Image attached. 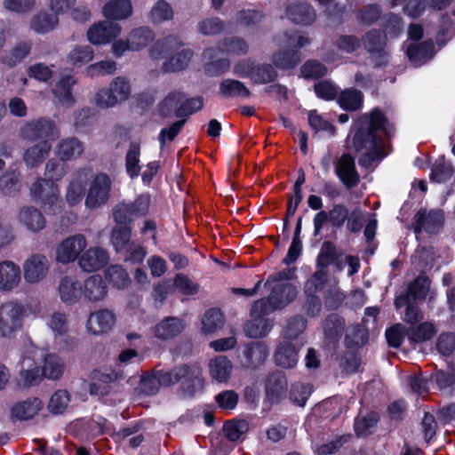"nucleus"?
I'll return each mask as SVG.
<instances>
[{"instance_id":"f257e3e1","label":"nucleus","mask_w":455,"mask_h":455,"mask_svg":"<svg viewBox=\"0 0 455 455\" xmlns=\"http://www.w3.org/2000/svg\"><path fill=\"white\" fill-rule=\"evenodd\" d=\"M350 132L353 133L352 147L355 151H365L359 160L361 165H365L364 158L375 162L386 157L381 134L390 138L394 135L395 128L382 109L376 107L359 116Z\"/></svg>"},{"instance_id":"f03ea898","label":"nucleus","mask_w":455,"mask_h":455,"mask_svg":"<svg viewBox=\"0 0 455 455\" xmlns=\"http://www.w3.org/2000/svg\"><path fill=\"white\" fill-rule=\"evenodd\" d=\"M65 162L54 158L48 160L45 166V179L39 178L30 188L33 199L39 203L46 212L52 210L58 201V187L56 181L61 180L66 174Z\"/></svg>"},{"instance_id":"7ed1b4c3","label":"nucleus","mask_w":455,"mask_h":455,"mask_svg":"<svg viewBox=\"0 0 455 455\" xmlns=\"http://www.w3.org/2000/svg\"><path fill=\"white\" fill-rule=\"evenodd\" d=\"M157 373L162 387H168L180 383V389L188 397H193L204 388V379L200 369L190 364L184 363L170 370H158Z\"/></svg>"},{"instance_id":"20e7f679","label":"nucleus","mask_w":455,"mask_h":455,"mask_svg":"<svg viewBox=\"0 0 455 455\" xmlns=\"http://www.w3.org/2000/svg\"><path fill=\"white\" fill-rule=\"evenodd\" d=\"M297 287L290 283H276L267 297L261 298L252 304V311L260 315H269L275 310L283 309L297 297Z\"/></svg>"},{"instance_id":"39448f33","label":"nucleus","mask_w":455,"mask_h":455,"mask_svg":"<svg viewBox=\"0 0 455 455\" xmlns=\"http://www.w3.org/2000/svg\"><path fill=\"white\" fill-rule=\"evenodd\" d=\"M235 75L241 78H249L255 84H268L275 82L278 72L269 63H257L251 58L237 61L233 68Z\"/></svg>"},{"instance_id":"423d86ee","label":"nucleus","mask_w":455,"mask_h":455,"mask_svg":"<svg viewBox=\"0 0 455 455\" xmlns=\"http://www.w3.org/2000/svg\"><path fill=\"white\" fill-rule=\"evenodd\" d=\"M365 51L370 54L374 68H386L389 64L387 34L377 28L366 32L362 37Z\"/></svg>"},{"instance_id":"0eeeda50","label":"nucleus","mask_w":455,"mask_h":455,"mask_svg":"<svg viewBox=\"0 0 455 455\" xmlns=\"http://www.w3.org/2000/svg\"><path fill=\"white\" fill-rule=\"evenodd\" d=\"M151 197L148 193L136 196L134 201L118 203L113 209V218L116 224H132L138 217H146L149 212Z\"/></svg>"},{"instance_id":"6e6552de","label":"nucleus","mask_w":455,"mask_h":455,"mask_svg":"<svg viewBox=\"0 0 455 455\" xmlns=\"http://www.w3.org/2000/svg\"><path fill=\"white\" fill-rule=\"evenodd\" d=\"M284 36L294 47L275 52L272 60L274 66L281 70H290L296 68L301 61L299 49L309 44V39L296 33L284 32Z\"/></svg>"},{"instance_id":"1a4fd4ad","label":"nucleus","mask_w":455,"mask_h":455,"mask_svg":"<svg viewBox=\"0 0 455 455\" xmlns=\"http://www.w3.org/2000/svg\"><path fill=\"white\" fill-rule=\"evenodd\" d=\"M20 135L31 142L47 141L52 143L59 136L58 128L53 120L39 117L27 122L20 129Z\"/></svg>"},{"instance_id":"9d476101","label":"nucleus","mask_w":455,"mask_h":455,"mask_svg":"<svg viewBox=\"0 0 455 455\" xmlns=\"http://www.w3.org/2000/svg\"><path fill=\"white\" fill-rule=\"evenodd\" d=\"M111 189L110 177L105 172H98L92 180L85 196L86 208L96 210L105 205L110 198Z\"/></svg>"},{"instance_id":"9b49d317","label":"nucleus","mask_w":455,"mask_h":455,"mask_svg":"<svg viewBox=\"0 0 455 455\" xmlns=\"http://www.w3.org/2000/svg\"><path fill=\"white\" fill-rule=\"evenodd\" d=\"M348 217L349 209L341 203L333 204L328 212H318L313 218L314 236L316 237L320 235L326 223H329L335 229H340L346 224Z\"/></svg>"},{"instance_id":"f8f14e48","label":"nucleus","mask_w":455,"mask_h":455,"mask_svg":"<svg viewBox=\"0 0 455 455\" xmlns=\"http://www.w3.org/2000/svg\"><path fill=\"white\" fill-rule=\"evenodd\" d=\"M431 283L432 281L427 274L424 271L420 272L403 291L395 296L394 299L395 308L397 310L401 309L404 304L408 303L409 299L414 301L425 300L429 292Z\"/></svg>"},{"instance_id":"ddd939ff","label":"nucleus","mask_w":455,"mask_h":455,"mask_svg":"<svg viewBox=\"0 0 455 455\" xmlns=\"http://www.w3.org/2000/svg\"><path fill=\"white\" fill-rule=\"evenodd\" d=\"M444 224V214L442 210H430L420 208L414 215L412 228L415 234L422 231L429 235H436Z\"/></svg>"},{"instance_id":"4468645a","label":"nucleus","mask_w":455,"mask_h":455,"mask_svg":"<svg viewBox=\"0 0 455 455\" xmlns=\"http://www.w3.org/2000/svg\"><path fill=\"white\" fill-rule=\"evenodd\" d=\"M23 307L7 302L0 307V332L3 337H11L22 326Z\"/></svg>"},{"instance_id":"2eb2a0df","label":"nucleus","mask_w":455,"mask_h":455,"mask_svg":"<svg viewBox=\"0 0 455 455\" xmlns=\"http://www.w3.org/2000/svg\"><path fill=\"white\" fill-rule=\"evenodd\" d=\"M268 355L267 345L264 341L257 340L244 344L238 357L243 368L256 370L265 363Z\"/></svg>"},{"instance_id":"dca6fc26","label":"nucleus","mask_w":455,"mask_h":455,"mask_svg":"<svg viewBox=\"0 0 455 455\" xmlns=\"http://www.w3.org/2000/svg\"><path fill=\"white\" fill-rule=\"evenodd\" d=\"M266 399L271 404H279L288 395V381L285 373L275 371L269 373L265 380Z\"/></svg>"},{"instance_id":"f3484780","label":"nucleus","mask_w":455,"mask_h":455,"mask_svg":"<svg viewBox=\"0 0 455 455\" xmlns=\"http://www.w3.org/2000/svg\"><path fill=\"white\" fill-rule=\"evenodd\" d=\"M335 174L347 188H355L360 182L355 157L350 153H343L334 163Z\"/></svg>"},{"instance_id":"a211bd4d","label":"nucleus","mask_w":455,"mask_h":455,"mask_svg":"<svg viewBox=\"0 0 455 455\" xmlns=\"http://www.w3.org/2000/svg\"><path fill=\"white\" fill-rule=\"evenodd\" d=\"M85 247L86 240L83 235L68 237L58 245L56 259L62 264L73 262Z\"/></svg>"},{"instance_id":"6ab92c4d","label":"nucleus","mask_w":455,"mask_h":455,"mask_svg":"<svg viewBox=\"0 0 455 455\" xmlns=\"http://www.w3.org/2000/svg\"><path fill=\"white\" fill-rule=\"evenodd\" d=\"M217 50L223 53L244 55L249 51L247 42L239 36L225 37L217 44V49L209 47L203 52V57L212 60L217 55Z\"/></svg>"},{"instance_id":"aec40b11","label":"nucleus","mask_w":455,"mask_h":455,"mask_svg":"<svg viewBox=\"0 0 455 455\" xmlns=\"http://www.w3.org/2000/svg\"><path fill=\"white\" fill-rule=\"evenodd\" d=\"M121 33V27L113 21H100L87 31V37L92 44H107Z\"/></svg>"},{"instance_id":"412c9836","label":"nucleus","mask_w":455,"mask_h":455,"mask_svg":"<svg viewBox=\"0 0 455 455\" xmlns=\"http://www.w3.org/2000/svg\"><path fill=\"white\" fill-rule=\"evenodd\" d=\"M285 13L291 21L302 26L311 25L316 18L314 7L307 2L290 4Z\"/></svg>"},{"instance_id":"4be33fe9","label":"nucleus","mask_w":455,"mask_h":455,"mask_svg":"<svg viewBox=\"0 0 455 455\" xmlns=\"http://www.w3.org/2000/svg\"><path fill=\"white\" fill-rule=\"evenodd\" d=\"M108 251L101 247L88 249L80 258L79 266L86 272H94L101 269L108 263Z\"/></svg>"},{"instance_id":"5701e85b","label":"nucleus","mask_w":455,"mask_h":455,"mask_svg":"<svg viewBox=\"0 0 455 455\" xmlns=\"http://www.w3.org/2000/svg\"><path fill=\"white\" fill-rule=\"evenodd\" d=\"M185 329L184 322L175 316H166L154 328V335L156 339L166 341L179 336Z\"/></svg>"},{"instance_id":"b1692460","label":"nucleus","mask_w":455,"mask_h":455,"mask_svg":"<svg viewBox=\"0 0 455 455\" xmlns=\"http://www.w3.org/2000/svg\"><path fill=\"white\" fill-rule=\"evenodd\" d=\"M116 316L108 309H101L90 315L87 321V330L92 334L106 333L114 326Z\"/></svg>"},{"instance_id":"393cba45","label":"nucleus","mask_w":455,"mask_h":455,"mask_svg":"<svg viewBox=\"0 0 455 455\" xmlns=\"http://www.w3.org/2000/svg\"><path fill=\"white\" fill-rule=\"evenodd\" d=\"M47 259L44 255H32L24 264V277L28 283L39 282L47 273Z\"/></svg>"},{"instance_id":"a878e982","label":"nucleus","mask_w":455,"mask_h":455,"mask_svg":"<svg viewBox=\"0 0 455 455\" xmlns=\"http://www.w3.org/2000/svg\"><path fill=\"white\" fill-rule=\"evenodd\" d=\"M18 365L23 387H30L40 380L41 363L36 362L34 357L23 355Z\"/></svg>"},{"instance_id":"bb28decb","label":"nucleus","mask_w":455,"mask_h":455,"mask_svg":"<svg viewBox=\"0 0 455 455\" xmlns=\"http://www.w3.org/2000/svg\"><path fill=\"white\" fill-rule=\"evenodd\" d=\"M274 360L276 365L291 369L296 366L299 360V348L291 341L281 342L274 354Z\"/></svg>"},{"instance_id":"cd10ccee","label":"nucleus","mask_w":455,"mask_h":455,"mask_svg":"<svg viewBox=\"0 0 455 455\" xmlns=\"http://www.w3.org/2000/svg\"><path fill=\"white\" fill-rule=\"evenodd\" d=\"M59 293L62 302L73 305L84 295L83 286L75 276L67 275L60 282Z\"/></svg>"},{"instance_id":"c85d7f7f","label":"nucleus","mask_w":455,"mask_h":455,"mask_svg":"<svg viewBox=\"0 0 455 455\" xmlns=\"http://www.w3.org/2000/svg\"><path fill=\"white\" fill-rule=\"evenodd\" d=\"M43 403L37 397H30L14 403L11 408V415L19 420L33 419L43 409Z\"/></svg>"},{"instance_id":"c756f323","label":"nucleus","mask_w":455,"mask_h":455,"mask_svg":"<svg viewBox=\"0 0 455 455\" xmlns=\"http://www.w3.org/2000/svg\"><path fill=\"white\" fill-rule=\"evenodd\" d=\"M82 286L84 297L89 301L102 300L108 291L105 280L100 275L89 276Z\"/></svg>"},{"instance_id":"7c9ffc66","label":"nucleus","mask_w":455,"mask_h":455,"mask_svg":"<svg viewBox=\"0 0 455 455\" xmlns=\"http://www.w3.org/2000/svg\"><path fill=\"white\" fill-rule=\"evenodd\" d=\"M336 101L342 110L355 112L363 107L364 96L360 90L349 87L339 92Z\"/></svg>"},{"instance_id":"2f4dec72","label":"nucleus","mask_w":455,"mask_h":455,"mask_svg":"<svg viewBox=\"0 0 455 455\" xmlns=\"http://www.w3.org/2000/svg\"><path fill=\"white\" fill-rule=\"evenodd\" d=\"M436 333L435 326L429 322L416 323L407 327V339L412 347L431 340Z\"/></svg>"},{"instance_id":"473e14b6","label":"nucleus","mask_w":455,"mask_h":455,"mask_svg":"<svg viewBox=\"0 0 455 455\" xmlns=\"http://www.w3.org/2000/svg\"><path fill=\"white\" fill-rule=\"evenodd\" d=\"M20 281V266L10 260L0 262V290L11 291Z\"/></svg>"},{"instance_id":"72a5a7b5","label":"nucleus","mask_w":455,"mask_h":455,"mask_svg":"<svg viewBox=\"0 0 455 455\" xmlns=\"http://www.w3.org/2000/svg\"><path fill=\"white\" fill-rule=\"evenodd\" d=\"M323 329L326 340L337 344L344 332L345 320L336 313L329 314L323 322Z\"/></svg>"},{"instance_id":"f704fd0d","label":"nucleus","mask_w":455,"mask_h":455,"mask_svg":"<svg viewBox=\"0 0 455 455\" xmlns=\"http://www.w3.org/2000/svg\"><path fill=\"white\" fill-rule=\"evenodd\" d=\"M182 44H183L176 36H165L163 39L157 40L153 44V46L150 48V56L154 60H167V58L178 51L182 46Z\"/></svg>"},{"instance_id":"c9c22d12","label":"nucleus","mask_w":455,"mask_h":455,"mask_svg":"<svg viewBox=\"0 0 455 455\" xmlns=\"http://www.w3.org/2000/svg\"><path fill=\"white\" fill-rule=\"evenodd\" d=\"M131 0H110L103 7V14L108 20H124L132 15Z\"/></svg>"},{"instance_id":"e433bc0d","label":"nucleus","mask_w":455,"mask_h":455,"mask_svg":"<svg viewBox=\"0 0 455 455\" xmlns=\"http://www.w3.org/2000/svg\"><path fill=\"white\" fill-rule=\"evenodd\" d=\"M194 52L191 49H182L167 58L163 63L162 69L165 73H172L184 70L188 66Z\"/></svg>"},{"instance_id":"4c0bfd02","label":"nucleus","mask_w":455,"mask_h":455,"mask_svg":"<svg viewBox=\"0 0 455 455\" xmlns=\"http://www.w3.org/2000/svg\"><path fill=\"white\" fill-rule=\"evenodd\" d=\"M132 231V224H116L112 228L110 240L117 254L133 243L131 242Z\"/></svg>"},{"instance_id":"58836bf2","label":"nucleus","mask_w":455,"mask_h":455,"mask_svg":"<svg viewBox=\"0 0 455 455\" xmlns=\"http://www.w3.org/2000/svg\"><path fill=\"white\" fill-rule=\"evenodd\" d=\"M435 46L431 41L411 44L407 47L406 55L414 63L422 64L433 58Z\"/></svg>"},{"instance_id":"ea45409f","label":"nucleus","mask_w":455,"mask_h":455,"mask_svg":"<svg viewBox=\"0 0 455 455\" xmlns=\"http://www.w3.org/2000/svg\"><path fill=\"white\" fill-rule=\"evenodd\" d=\"M219 93L223 98H249L251 95L250 90L246 85L235 79L226 78L220 83Z\"/></svg>"},{"instance_id":"a19ab883","label":"nucleus","mask_w":455,"mask_h":455,"mask_svg":"<svg viewBox=\"0 0 455 455\" xmlns=\"http://www.w3.org/2000/svg\"><path fill=\"white\" fill-rule=\"evenodd\" d=\"M19 217L20 221L24 223L28 229L33 232H38L45 227L46 221L44 215L35 207H24L20 212Z\"/></svg>"},{"instance_id":"79ce46f5","label":"nucleus","mask_w":455,"mask_h":455,"mask_svg":"<svg viewBox=\"0 0 455 455\" xmlns=\"http://www.w3.org/2000/svg\"><path fill=\"white\" fill-rule=\"evenodd\" d=\"M209 367L212 378L218 382L228 381L233 368L231 361L224 355H219L211 360Z\"/></svg>"},{"instance_id":"37998d69","label":"nucleus","mask_w":455,"mask_h":455,"mask_svg":"<svg viewBox=\"0 0 455 455\" xmlns=\"http://www.w3.org/2000/svg\"><path fill=\"white\" fill-rule=\"evenodd\" d=\"M51 149L52 143H48L47 141H39L25 151L24 161L27 165L36 167L44 162V160L48 156Z\"/></svg>"},{"instance_id":"c03bdc74","label":"nucleus","mask_w":455,"mask_h":455,"mask_svg":"<svg viewBox=\"0 0 455 455\" xmlns=\"http://www.w3.org/2000/svg\"><path fill=\"white\" fill-rule=\"evenodd\" d=\"M339 259L337 246L331 241L323 243L322 248L316 257V267L327 270L328 267L336 264Z\"/></svg>"},{"instance_id":"a18cd8bd","label":"nucleus","mask_w":455,"mask_h":455,"mask_svg":"<svg viewBox=\"0 0 455 455\" xmlns=\"http://www.w3.org/2000/svg\"><path fill=\"white\" fill-rule=\"evenodd\" d=\"M84 146L76 138L62 140L58 144L57 155L60 161L66 162L82 154Z\"/></svg>"},{"instance_id":"49530a36","label":"nucleus","mask_w":455,"mask_h":455,"mask_svg":"<svg viewBox=\"0 0 455 455\" xmlns=\"http://www.w3.org/2000/svg\"><path fill=\"white\" fill-rule=\"evenodd\" d=\"M185 97H187V94L183 92L172 91L169 92L158 104V113L160 116L168 118L172 115L175 116L176 108Z\"/></svg>"},{"instance_id":"de8ad7c7","label":"nucleus","mask_w":455,"mask_h":455,"mask_svg":"<svg viewBox=\"0 0 455 455\" xmlns=\"http://www.w3.org/2000/svg\"><path fill=\"white\" fill-rule=\"evenodd\" d=\"M128 37L132 44V51H140L154 41L155 33L148 27H140L132 29Z\"/></svg>"},{"instance_id":"09e8293b","label":"nucleus","mask_w":455,"mask_h":455,"mask_svg":"<svg viewBox=\"0 0 455 455\" xmlns=\"http://www.w3.org/2000/svg\"><path fill=\"white\" fill-rule=\"evenodd\" d=\"M21 188L20 173L9 170L0 176V191L4 196H13Z\"/></svg>"},{"instance_id":"8fccbe9b","label":"nucleus","mask_w":455,"mask_h":455,"mask_svg":"<svg viewBox=\"0 0 455 455\" xmlns=\"http://www.w3.org/2000/svg\"><path fill=\"white\" fill-rule=\"evenodd\" d=\"M225 323V315L220 309L212 307L205 311L202 318V331L213 333L221 329Z\"/></svg>"},{"instance_id":"3c124183","label":"nucleus","mask_w":455,"mask_h":455,"mask_svg":"<svg viewBox=\"0 0 455 455\" xmlns=\"http://www.w3.org/2000/svg\"><path fill=\"white\" fill-rule=\"evenodd\" d=\"M251 315H257L258 317L248 321L244 325V333L250 338H259L266 336L269 331L268 320L264 318L266 315H260L259 312H253Z\"/></svg>"},{"instance_id":"603ef678","label":"nucleus","mask_w":455,"mask_h":455,"mask_svg":"<svg viewBox=\"0 0 455 455\" xmlns=\"http://www.w3.org/2000/svg\"><path fill=\"white\" fill-rule=\"evenodd\" d=\"M58 22L59 19L56 15L40 12L32 18L30 27L36 33L45 34L53 29Z\"/></svg>"},{"instance_id":"864d4df0","label":"nucleus","mask_w":455,"mask_h":455,"mask_svg":"<svg viewBox=\"0 0 455 455\" xmlns=\"http://www.w3.org/2000/svg\"><path fill=\"white\" fill-rule=\"evenodd\" d=\"M64 371L63 363L60 358L54 354H48L44 356V364L41 365V376L51 379H58Z\"/></svg>"},{"instance_id":"5fc2aeb1","label":"nucleus","mask_w":455,"mask_h":455,"mask_svg":"<svg viewBox=\"0 0 455 455\" xmlns=\"http://www.w3.org/2000/svg\"><path fill=\"white\" fill-rule=\"evenodd\" d=\"M379 415L376 411H371L362 418H356L354 423V431L357 437H366L371 435V428L377 427Z\"/></svg>"},{"instance_id":"6e6d98bb","label":"nucleus","mask_w":455,"mask_h":455,"mask_svg":"<svg viewBox=\"0 0 455 455\" xmlns=\"http://www.w3.org/2000/svg\"><path fill=\"white\" fill-rule=\"evenodd\" d=\"M204 108V99L202 96H196L192 98H184L179 107L176 108L175 116L180 119H186L202 110Z\"/></svg>"},{"instance_id":"4d7b16f0","label":"nucleus","mask_w":455,"mask_h":455,"mask_svg":"<svg viewBox=\"0 0 455 455\" xmlns=\"http://www.w3.org/2000/svg\"><path fill=\"white\" fill-rule=\"evenodd\" d=\"M140 146L138 143L131 142L125 156L126 172L131 179L137 178L141 167L140 165Z\"/></svg>"},{"instance_id":"13d9d810","label":"nucleus","mask_w":455,"mask_h":455,"mask_svg":"<svg viewBox=\"0 0 455 455\" xmlns=\"http://www.w3.org/2000/svg\"><path fill=\"white\" fill-rule=\"evenodd\" d=\"M315 96L324 101L337 100L339 93V87L330 79H323L314 84Z\"/></svg>"},{"instance_id":"bf43d9fd","label":"nucleus","mask_w":455,"mask_h":455,"mask_svg":"<svg viewBox=\"0 0 455 455\" xmlns=\"http://www.w3.org/2000/svg\"><path fill=\"white\" fill-rule=\"evenodd\" d=\"M105 277L109 283L118 289H124L131 283L128 273L119 265L108 267L105 271Z\"/></svg>"},{"instance_id":"052dcab7","label":"nucleus","mask_w":455,"mask_h":455,"mask_svg":"<svg viewBox=\"0 0 455 455\" xmlns=\"http://www.w3.org/2000/svg\"><path fill=\"white\" fill-rule=\"evenodd\" d=\"M173 10L165 0H158L149 12V20L154 24H160L173 19Z\"/></svg>"},{"instance_id":"680f3d73","label":"nucleus","mask_w":455,"mask_h":455,"mask_svg":"<svg viewBox=\"0 0 455 455\" xmlns=\"http://www.w3.org/2000/svg\"><path fill=\"white\" fill-rule=\"evenodd\" d=\"M454 172L453 167L450 162H446L443 157L438 159L431 169L429 178L431 181L443 183L450 180Z\"/></svg>"},{"instance_id":"e2e57ef3","label":"nucleus","mask_w":455,"mask_h":455,"mask_svg":"<svg viewBox=\"0 0 455 455\" xmlns=\"http://www.w3.org/2000/svg\"><path fill=\"white\" fill-rule=\"evenodd\" d=\"M381 26L387 35L388 34L392 38L398 37L403 29V19L393 12H388L381 18Z\"/></svg>"},{"instance_id":"0e129e2a","label":"nucleus","mask_w":455,"mask_h":455,"mask_svg":"<svg viewBox=\"0 0 455 455\" xmlns=\"http://www.w3.org/2000/svg\"><path fill=\"white\" fill-rule=\"evenodd\" d=\"M300 73L305 79H320L327 75L328 68L319 60H308L301 66Z\"/></svg>"},{"instance_id":"69168bd1","label":"nucleus","mask_w":455,"mask_h":455,"mask_svg":"<svg viewBox=\"0 0 455 455\" xmlns=\"http://www.w3.org/2000/svg\"><path fill=\"white\" fill-rule=\"evenodd\" d=\"M381 14L382 9L379 4H369L358 11L357 20L363 25L371 26L381 18Z\"/></svg>"},{"instance_id":"338daca9","label":"nucleus","mask_w":455,"mask_h":455,"mask_svg":"<svg viewBox=\"0 0 455 455\" xmlns=\"http://www.w3.org/2000/svg\"><path fill=\"white\" fill-rule=\"evenodd\" d=\"M311 395V386L305 385L301 382H295L291 384L290 391L288 392L289 399L294 404L304 407L308 397Z\"/></svg>"},{"instance_id":"774afa93","label":"nucleus","mask_w":455,"mask_h":455,"mask_svg":"<svg viewBox=\"0 0 455 455\" xmlns=\"http://www.w3.org/2000/svg\"><path fill=\"white\" fill-rule=\"evenodd\" d=\"M249 425L244 419L227 420L223 425L225 436L232 442L240 439L241 435L248 431Z\"/></svg>"}]
</instances>
